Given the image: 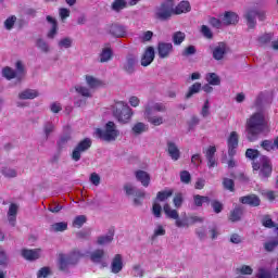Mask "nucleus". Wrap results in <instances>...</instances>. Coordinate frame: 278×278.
I'll return each mask as SVG.
<instances>
[{
	"instance_id": "9d476101",
	"label": "nucleus",
	"mask_w": 278,
	"mask_h": 278,
	"mask_svg": "<svg viewBox=\"0 0 278 278\" xmlns=\"http://www.w3.org/2000/svg\"><path fill=\"white\" fill-rule=\"evenodd\" d=\"M255 16H257L258 21H266V11L264 10H250L245 13V20L249 29H254L257 25V21H255Z\"/></svg>"
},
{
	"instance_id": "4be33fe9",
	"label": "nucleus",
	"mask_w": 278,
	"mask_h": 278,
	"mask_svg": "<svg viewBox=\"0 0 278 278\" xmlns=\"http://www.w3.org/2000/svg\"><path fill=\"white\" fill-rule=\"evenodd\" d=\"M135 177H136L137 181H140V184L144 188H149V185L151 184V176L149 175V173H147L144 170H137L135 173Z\"/></svg>"
},
{
	"instance_id": "864d4df0",
	"label": "nucleus",
	"mask_w": 278,
	"mask_h": 278,
	"mask_svg": "<svg viewBox=\"0 0 278 278\" xmlns=\"http://www.w3.org/2000/svg\"><path fill=\"white\" fill-rule=\"evenodd\" d=\"M169 197H173V190H164L160 191L156 195L157 201H166V199H169Z\"/></svg>"
},
{
	"instance_id": "2f4dec72",
	"label": "nucleus",
	"mask_w": 278,
	"mask_h": 278,
	"mask_svg": "<svg viewBox=\"0 0 278 278\" xmlns=\"http://www.w3.org/2000/svg\"><path fill=\"white\" fill-rule=\"evenodd\" d=\"M112 240H114V232L98 237L96 244H99L100 247H105L108 244H111Z\"/></svg>"
},
{
	"instance_id": "a18cd8bd",
	"label": "nucleus",
	"mask_w": 278,
	"mask_h": 278,
	"mask_svg": "<svg viewBox=\"0 0 278 278\" xmlns=\"http://www.w3.org/2000/svg\"><path fill=\"white\" fill-rule=\"evenodd\" d=\"M60 49H71L73 47V39L70 37H64L59 41Z\"/></svg>"
},
{
	"instance_id": "ddd939ff",
	"label": "nucleus",
	"mask_w": 278,
	"mask_h": 278,
	"mask_svg": "<svg viewBox=\"0 0 278 278\" xmlns=\"http://www.w3.org/2000/svg\"><path fill=\"white\" fill-rule=\"evenodd\" d=\"M175 48L173 43L166 41H160L156 47V53L160 60H168L173 55Z\"/></svg>"
},
{
	"instance_id": "ea45409f",
	"label": "nucleus",
	"mask_w": 278,
	"mask_h": 278,
	"mask_svg": "<svg viewBox=\"0 0 278 278\" xmlns=\"http://www.w3.org/2000/svg\"><path fill=\"white\" fill-rule=\"evenodd\" d=\"M16 21H17L16 15H11L7 17V20L3 23L4 29H7L8 31H12V29H14V25H16Z\"/></svg>"
},
{
	"instance_id": "5701e85b",
	"label": "nucleus",
	"mask_w": 278,
	"mask_h": 278,
	"mask_svg": "<svg viewBox=\"0 0 278 278\" xmlns=\"http://www.w3.org/2000/svg\"><path fill=\"white\" fill-rule=\"evenodd\" d=\"M46 18L48 23L51 25V28L47 34V38H49L50 40H53V38L58 36V21L55 20V17L51 15H48Z\"/></svg>"
},
{
	"instance_id": "69168bd1",
	"label": "nucleus",
	"mask_w": 278,
	"mask_h": 278,
	"mask_svg": "<svg viewBox=\"0 0 278 278\" xmlns=\"http://www.w3.org/2000/svg\"><path fill=\"white\" fill-rule=\"evenodd\" d=\"M51 275V269L49 267H42L38 274L37 278H47L48 276Z\"/></svg>"
},
{
	"instance_id": "7c9ffc66",
	"label": "nucleus",
	"mask_w": 278,
	"mask_h": 278,
	"mask_svg": "<svg viewBox=\"0 0 278 278\" xmlns=\"http://www.w3.org/2000/svg\"><path fill=\"white\" fill-rule=\"evenodd\" d=\"M103 257H105V251L103 249L94 250L90 254V260L93 264H101V262H103Z\"/></svg>"
},
{
	"instance_id": "bf43d9fd",
	"label": "nucleus",
	"mask_w": 278,
	"mask_h": 278,
	"mask_svg": "<svg viewBox=\"0 0 278 278\" xmlns=\"http://www.w3.org/2000/svg\"><path fill=\"white\" fill-rule=\"evenodd\" d=\"M223 186H224L225 190H229V192H233L236 185L233 184L232 179L224 178Z\"/></svg>"
},
{
	"instance_id": "79ce46f5",
	"label": "nucleus",
	"mask_w": 278,
	"mask_h": 278,
	"mask_svg": "<svg viewBox=\"0 0 278 278\" xmlns=\"http://www.w3.org/2000/svg\"><path fill=\"white\" fill-rule=\"evenodd\" d=\"M10 265V257L5 253V251L0 250V268H8Z\"/></svg>"
},
{
	"instance_id": "6e6552de",
	"label": "nucleus",
	"mask_w": 278,
	"mask_h": 278,
	"mask_svg": "<svg viewBox=\"0 0 278 278\" xmlns=\"http://www.w3.org/2000/svg\"><path fill=\"white\" fill-rule=\"evenodd\" d=\"M16 71L12 70V67H4L2 70V76L5 79H17V81H21L23 77H25V65L23 62L17 61L15 63Z\"/></svg>"
},
{
	"instance_id": "2eb2a0df",
	"label": "nucleus",
	"mask_w": 278,
	"mask_h": 278,
	"mask_svg": "<svg viewBox=\"0 0 278 278\" xmlns=\"http://www.w3.org/2000/svg\"><path fill=\"white\" fill-rule=\"evenodd\" d=\"M106 31L115 38H125L127 36V28L118 24H111L106 27Z\"/></svg>"
},
{
	"instance_id": "39448f33",
	"label": "nucleus",
	"mask_w": 278,
	"mask_h": 278,
	"mask_svg": "<svg viewBox=\"0 0 278 278\" xmlns=\"http://www.w3.org/2000/svg\"><path fill=\"white\" fill-rule=\"evenodd\" d=\"M81 257H84V254H81L79 250L70 254L60 253L58 256V266L62 273H68V268H71V266H75Z\"/></svg>"
},
{
	"instance_id": "6ab92c4d",
	"label": "nucleus",
	"mask_w": 278,
	"mask_h": 278,
	"mask_svg": "<svg viewBox=\"0 0 278 278\" xmlns=\"http://www.w3.org/2000/svg\"><path fill=\"white\" fill-rule=\"evenodd\" d=\"M155 60V49L148 47L141 58V66H149Z\"/></svg>"
},
{
	"instance_id": "aec40b11",
	"label": "nucleus",
	"mask_w": 278,
	"mask_h": 278,
	"mask_svg": "<svg viewBox=\"0 0 278 278\" xmlns=\"http://www.w3.org/2000/svg\"><path fill=\"white\" fill-rule=\"evenodd\" d=\"M121 270H123V256L121 254H116L111 262V273L118 275Z\"/></svg>"
},
{
	"instance_id": "72a5a7b5",
	"label": "nucleus",
	"mask_w": 278,
	"mask_h": 278,
	"mask_svg": "<svg viewBox=\"0 0 278 278\" xmlns=\"http://www.w3.org/2000/svg\"><path fill=\"white\" fill-rule=\"evenodd\" d=\"M201 88H202L201 83H194L193 85H191L189 87L185 98L192 99V97H194V94H199V92H201Z\"/></svg>"
},
{
	"instance_id": "e433bc0d",
	"label": "nucleus",
	"mask_w": 278,
	"mask_h": 278,
	"mask_svg": "<svg viewBox=\"0 0 278 278\" xmlns=\"http://www.w3.org/2000/svg\"><path fill=\"white\" fill-rule=\"evenodd\" d=\"M132 132L136 135V136H140V134H144V131H149V125L142 123V122H139V123H136L134 126H132Z\"/></svg>"
},
{
	"instance_id": "4c0bfd02",
	"label": "nucleus",
	"mask_w": 278,
	"mask_h": 278,
	"mask_svg": "<svg viewBox=\"0 0 278 278\" xmlns=\"http://www.w3.org/2000/svg\"><path fill=\"white\" fill-rule=\"evenodd\" d=\"M125 8H127L126 0H115L111 4V10H113V12H121V10H125Z\"/></svg>"
},
{
	"instance_id": "13d9d810",
	"label": "nucleus",
	"mask_w": 278,
	"mask_h": 278,
	"mask_svg": "<svg viewBox=\"0 0 278 278\" xmlns=\"http://www.w3.org/2000/svg\"><path fill=\"white\" fill-rule=\"evenodd\" d=\"M201 34L204 36V38H207L208 40H212L214 38L212 29H210L206 25L201 26Z\"/></svg>"
},
{
	"instance_id": "473e14b6",
	"label": "nucleus",
	"mask_w": 278,
	"mask_h": 278,
	"mask_svg": "<svg viewBox=\"0 0 278 278\" xmlns=\"http://www.w3.org/2000/svg\"><path fill=\"white\" fill-rule=\"evenodd\" d=\"M112 48L110 47H105L102 49L100 55H99V60L102 64H104L105 62H110V60H112Z\"/></svg>"
},
{
	"instance_id": "0e129e2a",
	"label": "nucleus",
	"mask_w": 278,
	"mask_h": 278,
	"mask_svg": "<svg viewBox=\"0 0 278 278\" xmlns=\"http://www.w3.org/2000/svg\"><path fill=\"white\" fill-rule=\"evenodd\" d=\"M50 111L53 114H60L62 112V104L60 102H53L50 104Z\"/></svg>"
},
{
	"instance_id": "58836bf2",
	"label": "nucleus",
	"mask_w": 278,
	"mask_h": 278,
	"mask_svg": "<svg viewBox=\"0 0 278 278\" xmlns=\"http://www.w3.org/2000/svg\"><path fill=\"white\" fill-rule=\"evenodd\" d=\"M193 203L195 207H202L203 203H210V197L195 194L193 195Z\"/></svg>"
},
{
	"instance_id": "7ed1b4c3",
	"label": "nucleus",
	"mask_w": 278,
	"mask_h": 278,
	"mask_svg": "<svg viewBox=\"0 0 278 278\" xmlns=\"http://www.w3.org/2000/svg\"><path fill=\"white\" fill-rule=\"evenodd\" d=\"M163 212L167 216V218H172L175 220V226L178 229H188L190 225H194L197 223H203V217L200 216H190L188 217L186 213L182 214V217H179V212L177 210L170 207V204H165L163 206Z\"/></svg>"
},
{
	"instance_id": "20e7f679",
	"label": "nucleus",
	"mask_w": 278,
	"mask_h": 278,
	"mask_svg": "<svg viewBox=\"0 0 278 278\" xmlns=\"http://www.w3.org/2000/svg\"><path fill=\"white\" fill-rule=\"evenodd\" d=\"M113 115L117 123L127 125V123H131V118H134V109L127 104V102L118 101L113 106Z\"/></svg>"
},
{
	"instance_id": "8fccbe9b",
	"label": "nucleus",
	"mask_w": 278,
	"mask_h": 278,
	"mask_svg": "<svg viewBox=\"0 0 278 278\" xmlns=\"http://www.w3.org/2000/svg\"><path fill=\"white\" fill-rule=\"evenodd\" d=\"M36 45L38 49H40V51H42L43 53H49V51H51L49 43H47V41H45L43 39H38Z\"/></svg>"
},
{
	"instance_id": "dca6fc26",
	"label": "nucleus",
	"mask_w": 278,
	"mask_h": 278,
	"mask_svg": "<svg viewBox=\"0 0 278 278\" xmlns=\"http://www.w3.org/2000/svg\"><path fill=\"white\" fill-rule=\"evenodd\" d=\"M229 52V47L225 42H219L215 48L213 49V58L214 60L220 61L227 53Z\"/></svg>"
},
{
	"instance_id": "c85d7f7f",
	"label": "nucleus",
	"mask_w": 278,
	"mask_h": 278,
	"mask_svg": "<svg viewBox=\"0 0 278 278\" xmlns=\"http://www.w3.org/2000/svg\"><path fill=\"white\" fill-rule=\"evenodd\" d=\"M222 21H224V26L236 25L238 23V14L233 12H226L224 15H220Z\"/></svg>"
},
{
	"instance_id": "412c9836",
	"label": "nucleus",
	"mask_w": 278,
	"mask_h": 278,
	"mask_svg": "<svg viewBox=\"0 0 278 278\" xmlns=\"http://www.w3.org/2000/svg\"><path fill=\"white\" fill-rule=\"evenodd\" d=\"M40 255H42V250H22V256L24 260H28L29 262H34V260H39Z\"/></svg>"
},
{
	"instance_id": "c756f323",
	"label": "nucleus",
	"mask_w": 278,
	"mask_h": 278,
	"mask_svg": "<svg viewBox=\"0 0 278 278\" xmlns=\"http://www.w3.org/2000/svg\"><path fill=\"white\" fill-rule=\"evenodd\" d=\"M66 229H68V223L58 222L50 225L49 231H51V233H60L66 231Z\"/></svg>"
},
{
	"instance_id": "1a4fd4ad",
	"label": "nucleus",
	"mask_w": 278,
	"mask_h": 278,
	"mask_svg": "<svg viewBox=\"0 0 278 278\" xmlns=\"http://www.w3.org/2000/svg\"><path fill=\"white\" fill-rule=\"evenodd\" d=\"M253 170H261L260 177L266 179V177H270V173H273V165H270V160L266 156H261L260 162L253 163Z\"/></svg>"
},
{
	"instance_id": "f257e3e1",
	"label": "nucleus",
	"mask_w": 278,
	"mask_h": 278,
	"mask_svg": "<svg viewBox=\"0 0 278 278\" xmlns=\"http://www.w3.org/2000/svg\"><path fill=\"white\" fill-rule=\"evenodd\" d=\"M266 129V115L263 111H257L252 114L245 123V131L250 142L257 140V136Z\"/></svg>"
},
{
	"instance_id": "423d86ee",
	"label": "nucleus",
	"mask_w": 278,
	"mask_h": 278,
	"mask_svg": "<svg viewBox=\"0 0 278 278\" xmlns=\"http://www.w3.org/2000/svg\"><path fill=\"white\" fill-rule=\"evenodd\" d=\"M96 136L104 142H114L116 138L121 136V131L116 129V124L114 122H109L105 124L104 129L97 128Z\"/></svg>"
},
{
	"instance_id": "cd10ccee",
	"label": "nucleus",
	"mask_w": 278,
	"mask_h": 278,
	"mask_svg": "<svg viewBox=\"0 0 278 278\" xmlns=\"http://www.w3.org/2000/svg\"><path fill=\"white\" fill-rule=\"evenodd\" d=\"M38 94V91L35 89H25L18 93V99L20 101H27L29 99H36Z\"/></svg>"
},
{
	"instance_id": "a878e982",
	"label": "nucleus",
	"mask_w": 278,
	"mask_h": 278,
	"mask_svg": "<svg viewBox=\"0 0 278 278\" xmlns=\"http://www.w3.org/2000/svg\"><path fill=\"white\" fill-rule=\"evenodd\" d=\"M18 214V206L14 203L10 204L8 211V220L12 227L16 225V215Z\"/></svg>"
},
{
	"instance_id": "e2e57ef3",
	"label": "nucleus",
	"mask_w": 278,
	"mask_h": 278,
	"mask_svg": "<svg viewBox=\"0 0 278 278\" xmlns=\"http://www.w3.org/2000/svg\"><path fill=\"white\" fill-rule=\"evenodd\" d=\"M245 156L249 157V160H255L256 157H260V151L255 149H248Z\"/></svg>"
},
{
	"instance_id": "f3484780",
	"label": "nucleus",
	"mask_w": 278,
	"mask_h": 278,
	"mask_svg": "<svg viewBox=\"0 0 278 278\" xmlns=\"http://www.w3.org/2000/svg\"><path fill=\"white\" fill-rule=\"evenodd\" d=\"M166 151L173 162H177L181 157V151H179V147L175 141H167Z\"/></svg>"
},
{
	"instance_id": "6e6d98bb",
	"label": "nucleus",
	"mask_w": 278,
	"mask_h": 278,
	"mask_svg": "<svg viewBox=\"0 0 278 278\" xmlns=\"http://www.w3.org/2000/svg\"><path fill=\"white\" fill-rule=\"evenodd\" d=\"M262 225H263V227H267L268 229H273V227H275V222H273V218H270L269 215H265L262 218Z\"/></svg>"
},
{
	"instance_id": "338daca9",
	"label": "nucleus",
	"mask_w": 278,
	"mask_h": 278,
	"mask_svg": "<svg viewBox=\"0 0 278 278\" xmlns=\"http://www.w3.org/2000/svg\"><path fill=\"white\" fill-rule=\"evenodd\" d=\"M261 146L265 151H275V144L270 140H264Z\"/></svg>"
},
{
	"instance_id": "49530a36",
	"label": "nucleus",
	"mask_w": 278,
	"mask_h": 278,
	"mask_svg": "<svg viewBox=\"0 0 278 278\" xmlns=\"http://www.w3.org/2000/svg\"><path fill=\"white\" fill-rule=\"evenodd\" d=\"M132 277H144V269L140 264H135L131 269Z\"/></svg>"
},
{
	"instance_id": "0eeeda50",
	"label": "nucleus",
	"mask_w": 278,
	"mask_h": 278,
	"mask_svg": "<svg viewBox=\"0 0 278 278\" xmlns=\"http://www.w3.org/2000/svg\"><path fill=\"white\" fill-rule=\"evenodd\" d=\"M175 2L173 0H166L161 5L156 7L154 10V14L156 18L160 21H166V18H170L174 12Z\"/></svg>"
},
{
	"instance_id": "f704fd0d",
	"label": "nucleus",
	"mask_w": 278,
	"mask_h": 278,
	"mask_svg": "<svg viewBox=\"0 0 278 278\" xmlns=\"http://www.w3.org/2000/svg\"><path fill=\"white\" fill-rule=\"evenodd\" d=\"M205 80L210 86H220V76L216 73H207L205 75Z\"/></svg>"
},
{
	"instance_id": "09e8293b",
	"label": "nucleus",
	"mask_w": 278,
	"mask_h": 278,
	"mask_svg": "<svg viewBox=\"0 0 278 278\" xmlns=\"http://www.w3.org/2000/svg\"><path fill=\"white\" fill-rule=\"evenodd\" d=\"M160 236H166V228L161 224H156L153 230V238H160Z\"/></svg>"
},
{
	"instance_id": "393cba45",
	"label": "nucleus",
	"mask_w": 278,
	"mask_h": 278,
	"mask_svg": "<svg viewBox=\"0 0 278 278\" xmlns=\"http://www.w3.org/2000/svg\"><path fill=\"white\" fill-rule=\"evenodd\" d=\"M192 10V7L190 5L189 1H181L176 7H174V14H188Z\"/></svg>"
},
{
	"instance_id": "a211bd4d",
	"label": "nucleus",
	"mask_w": 278,
	"mask_h": 278,
	"mask_svg": "<svg viewBox=\"0 0 278 278\" xmlns=\"http://www.w3.org/2000/svg\"><path fill=\"white\" fill-rule=\"evenodd\" d=\"M136 66H138V58L129 55L123 64V70L128 73V75H131V73H135Z\"/></svg>"
},
{
	"instance_id": "37998d69",
	"label": "nucleus",
	"mask_w": 278,
	"mask_h": 278,
	"mask_svg": "<svg viewBox=\"0 0 278 278\" xmlns=\"http://www.w3.org/2000/svg\"><path fill=\"white\" fill-rule=\"evenodd\" d=\"M172 40L174 45H181L186 40V33L176 31L174 33Z\"/></svg>"
},
{
	"instance_id": "a19ab883",
	"label": "nucleus",
	"mask_w": 278,
	"mask_h": 278,
	"mask_svg": "<svg viewBox=\"0 0 278 278\" xmlns=\"http://www.w3.org/2000/svg\"><path fill=\"white\" fill-rule=\"evenodd\" d=\"M237 275H253V267L249 265H241L236 268Z\"/></svg>"
},
{
	"instance_id": "603ef678",
	"label": "nucleus",
	"mask_w": 278,
	"mask_h": 278,
	"mask_svg": "<svg viewBox=\"0 0 278 278\" xmlns=\"http://www.w3.org/2000/svg\"><path fill=\"white\" fill-rule=\"evenodd\" d=\"M55 129V125H53V123L48 122L43 125V134L46 136V138H49V136H51V134H53Z\"/></svg>"
},
{
	"instance_id": "774afa93",
	"label": "nucleus",
	"mask_w": 278,
	"mask_h": 278,
	"mask_svg": "<svg viewBox=\"0 0 278 278\" xmlns=\"http://www.w3.org/2000/svg\"><path fill=\"white\" fill-rule=\"evenodd\" d=\"M191 179L190 172L184 170L180 173V180L182 184H189Z\"/></svg>"
},
{
	"instance_id": "3c124183",
	"label": "nucleus",
	"mask_w": 278,
	"mask_h": 278,
	"mask_svg": "<svg viewBox=\"0 0 278 278\" xmlns=\"http://www.w3.org/2000/svg\"><path fill=\"white\" fill-rule=\"evenodd\" d=\"M210 25L214 27L215 29H223L225 27V23L223 20H218L216 17H211L210 18Z\"/></svg>"
},
{
	"instance_id": "b1692460",
	"label": "nucleus",
	"mask_w": 278,
	"mask_h": 278,
	"mask_svg": "<svg viewBox=\"0 0 278 278\" xmlns=\"http://www.w3.org/2000/svg\"><path fill=\"white\" fill-rule=\"evenodd\" d=\"M85 81L87 86H89L90 90H97V88H101L103 86V80L92 76V75H86Z\"/></svg>"
},
{
	"instance_id": "680f3d73",
	"label": "nucleus",
	"mask_w": 278,
	"mask_h": 278,
	"mask_svg": "<svg viewBox=\"0 0 278 278\" xmlns=\"http://www.w3.org/2000/svg\"><path fill=\"white\" fill-rule=\"evenodd\" d=\"M152 214L155 216V218H160L162 216V205H160V203L154 202L152 206Z\"/></svg>"
},
{
	"instance_id": "f8f14e48",
	"label": "nucleus",
	"mask_w": 278,
	"mask_h": 278,
	"mask_svg": "<svg viewBox=\"0 0 278 278\" xmlns=\"http://www.w3.org/2000/svg\"><path fill=\"white\" fill-rule=\"evenodd\" d=\"M124 190L128 197H135L134 199L135 205H142V201L144 200V197H147V193L144 191L138 190L131 184H126L124 186Z\"/></svg>"
},
{
	"instance_id": "4468645a",
	"label": "nucleus",
	"mask_w": 278,
	"mask_h": 278,
	"mask_svg": "<svg viewBox=\"0 0 278 278\" xmlns=\"http://www.w3.org/2000/svg\"><path fill=\"white\" fill-rule=\"evenodd\" d=\"M240 136L236 131H231L227 138L228 155L233 157L236 155V149H238V142Z\"/></svg>"
},
{
	"instance_id": "5fc2aeb1",
	"label": "nucleus",
	"mask_w": 278,
	"mask_h": 278,
	"mask_svg": "<svg viewBox=\"0 0 278 278\" xmlns=\"http://www.w3.org/2000/svg\"><path fill=\"white\" fill-rule=\"evenodd\" d=\"M256 278H273L270 270L264 267L258 268L256 274Z\"/></svg>"
},
{
	"instance_id": "bb28decb",
	"label": "nucleus",
	"mask_w": 278,
	"mask_h": 278,
	"mask_svg": "<svg viewBox=\"0 0 278 278\" xmlns=\"http://www.w3.org/2000/svg\"><path fill=\"white\" fill-rule=\"evenodd\" d=\"M240 201L244 205H251L252 207H257V205H260V203H261L260 198L255 194L242 197V198H240Z\"/></svg>"
},
{
	"instance_id": "f03ea898",
	"label": "nucleus",
	"mask_w": 278,
	"mask_h": 278,
	"mask_svg": "<svg viewBox=\"0 0 278 278\" xmlns=\"http://www.w3.org/2000/svg\"><path fill=\"white\" fill-rule=\"evenodd\" d=\"M155 112H166V105L162 102L149 100L143 106V118L150 125L160 127V125H164V116L157 115Z\"/></svg>"
},
{
	"instance_id": "9b49d317",
	"label": "nucleus",
	"mask_w": 278,
	"mask_h": 278,
	"mask_svg": "<svg viewBox=\"0 0 278 278\" xmlns=\"http://www.w3.org/2000/svg\"><path fill=\"white\" fill-rule=\"evenodd\" d=\"M92 147V139L85 138L78 144L74 148L72 152V160L74 162H79L81 160V153H85V151H88Z\"/></svg>"
},
{
	"instance_id": "052dcab7",
	"label": "nucleus",
	"mask_w": 278,
	"mask_h": 278,
	"mask_svg": "<svg viewBox=\"0 0 278 278\" xmlns=\"http://www.w3.org/2000/svg\"><path fill=\"white\" fill-rule=\"evenodd\" d=\"M200 114L203 118H207V116H210V100L204 101V104L202 106Z\"/></svg>"
},
{
	"instance_id": "4d7b16f0",
	"label": "nucleus",
	"mask_w": 278,
	"mask_h": 278,
	"mask_svg": "<svg viewBox=\"0 0 278 278\" xmlns=\"http://www.w3.org/2000/svg\"><path fill=\"white\" fill-rule=\"evenodd\" d=\"M242 218V210L241 208H235L230 214V220L232 223H236Z\"/></svg>"
},
{
	"instance_id": "c03bdc74",
	"label": "nucleus",
	"mask_w": 278,
	"mask_h": 278,
	"mask_svg": "<svg viewBox=\"0 0 278 278\" xmlns=\"http://www.w3.org/2000/svg\"><path fill=\"white\" fill-rule=\"evenodd\" d=\"M88 219L86 218V215H78L74 218L73 227H76L77 229H80V227H84V224Z\"/></svg>"
},
{
	"instance_id": "de8ad7c7",
	"label": "nucleus",
	"mask_w": 278,
	"mask_h": 278,
	"mask_svg": "<svg viewBox=\"0 0 278 278\" xmlns=\"http://www.w3.org/2000/svg\"><path fill=\"white\" fill-rule=\"evenodd\" d=\"M75 90L78 92V94H81V97H92V90L88 89L87 87L76 86Z\"/></svg>"
},
{
	"instance_id": "c9c22d12",
	"label": "nucleus",
	"mask_w": 278,
	"mask_h": 278,
	"mask_svg": "<svg viewBox=\"0 0 278 278\" xmlns=\"http://www.w3.org/2000/svg\"><path fill=\"white\" fill-rule=\"evenodd\" d=\"M0 173L5 177L7 179H14L18 175L15 168L4 166L1 167Z\"/></svg>"
}]
</instances>
